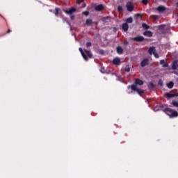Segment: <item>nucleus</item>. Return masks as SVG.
Masks as SVG:
<instances>
[{"label": "nucleus", "instance_id": "1", "mask_svg": "<svg viewBox=\"0 0 178 178\" xmlns=\"http://www.w3.org/2000/svg\"><path fill=\"white\" fill-rule=\"evenodd\" d=\"M161 111L165 112L166 115H168L170 118H177L178 116V112L168 107H163V106H161Z\"/></svg>", "mask_w": 178, "mask_h": 178}, {"label": "nucleus", "instance_id": "2", "mask_svg": "<svg viewBox=\"0 0 178 178\" xmlns=\"http://www.w3.org/2000/svg\"><path fill=\"white\" fill-rule=\"evenodd\" d=\"M79 52H81L83 59L86 61L88 60V58H92V54H91V51H90L89 50L84 49V51H83V49L81 47H80ZM87 56H88V57H87Z\"/></svg>", "mask_w": 178, "mask_h": 178}, {"label": "nucleus", "instance_id": "3", "mask_svg": "<svg viewBox=\"0 0 178 178\" xmlns=\"http://www.w3.org/2000/svg\"><path fill=\"white\" fill-rule=\"evenodd\" d=\"M77 9H76L74 7L69 8V10H63V13H66V15H73V13H74V12Z\"/></svg>", "mask_w": 178, "mask_h": 178}, {"label": "nucleus", "instance_id": "4", "mask_svg": "<svg viewBox=\"0 0 178 178\" xmlns=\"http://www.w3.org/2000/svg\"><path fill=\"white\" fill-rule=\"evenodd\" d=\"M148 65H149V60L148 58H144L140 63L141 67H145Z\"/></svg>", "mask_w": 178, "mask_h": 178}, {"label": "nucleus", "instance_id": "5", "mask_svg": "<svg viewBox=\"0 0 178 178\" xmlns=\"http://www.w3.org/2000/svg\"><path fill=\"white\" fill-rule=\"evenodd\" d=\"M127 9L128 12H133V10H134V6H133V3H131V2H128L127 3Z\"/></svg>", "mask_w": 178, "mask_h": 178}, {"label": "nucleus", "instance_id": "6", "mask_svg": "<svg viewBox=\"0 0 178 178\" xmlns=\"http://www.w3.org/2000/svg\"><path fill=\"white\" fill-rule=\"evenodd\" d=\"M132 40L136 42H143L144 41V36H136L133 38Z\"/></svg>", "mask_w": 178, "mask_h": 178}, {"label": "nucleus", "instance_id": "7", "mask_svg": "<svg viewBox=\"0 0 178 178\" xmlns=\"http://www.w3.org/2000/svg\"><path fill=\"white\" fill-rule=\"evenodd\" d=\"M95 10H97V12H102V10H104V5L99 4L95 8Z\"/></svg>", "mask_w": 178, "mask_h": 178}, {"label": "nucleus", "instance_id": "8", "mask_svg": "<svg viewBox=\"0 0 178 178\" xmlns=\"http://www.w3.org/2000/svg\"><path fill=\"white\" fill-rule=\"evenodd\" d=\"M165 97H167V98H174V97H177L178 94H172L170 92H166L165 93Z\"/></svg>", "mask_w": 178, "mask_h": 178}, {"label": "nucleus", "instance_id": "9", "mask_svg": "<svg viewBox=\"0 0 178 178\" xmlns=\"http://www.w3.org/2000/svg\"><path fill=\"white\" fill-rule=\"evenodd\" d=\"M113 65H115V66H119L120 65V58H115L113 60Z\"/></svg>", "mask_w": 178, "mask_h": 178}, {"label": "nucleus", "instance_id": "10", "mask_svg": "<svg viewBox=\"0 0 178 178\" xmlns=\"http://www.w3.org/2000/svg\"><path fill=\"white\" fill-rule=\"evenodd\" d=\"M160 65H162V67H168L169 64L165 61V60H160Z\"/></svg>", "mask_w": 178, "mask_h": 178}, {"label": "nucleus", "instance_id": "11", "mask_svg": "<svg viewBox=\"0 0 178 178\" xmlns=\"http://www.w3.org/2000/svg\"><path fill=\"white\" fill-rule=\"evenodd\" d=\"M143 35H145V37H152V31H145L143 33Z\"/></svg>", "mask_w": 178, "mask_h": 178}, {"label": "nucleus", "instance_id": "12", "mask_svg": "<svg viewBox=\"0 0 178 178\" xmlns=\"http://www.w3.org/2000/svg\"><path fill=\"white\" fill-rule=\"evenodd\" d=\"M135 83L136 86H143L144 84V81L143 80H140V79H136L135 80Z\"/></svg>", "mask_w": 178, "mask_h": 178}, {"label": "nucleus", "instance_id": "13", "mask_svg": "<svg viewBox=\"0 0 178 178\" xmlns=\"http://www.w3.org/2000/svg\"><path fill=\"white\" fill-rule=\"evenodd\" d=\"M177 67H178L177 60H174L172 66V70H177Z\"/></svg>", "mask_w": 178, "mask_h": 178}, {"label": "nucleus", "instance_id": "14", "mask_svg": "<svg viewBox=\"0 0 178 178\" xmlns=\"http://www.w3.org/2000/svg\"><path fill=\"white\" fill-rule=\"evenodd\" d=\"M116 49H117V53L119 55H122V54H123V48H122V47L118 46L117 47Z\"/></svg>", "mask_w": 178, "mask_h": 178}, {"label": "nucleus", "instance_id": "15", "mask_svg": "<svg viewBox=\"0 0 178 178\" xmlns=\"http://www.w3.org/2000/svg\"><path fill=\"white\" fill-rule=\"evenodd\" d=\"M158 12H165L166 10V8L163 6H160L157 8Z\"/></svg>", "mask_w": 178, "mask_h": 178}, {"label": "nucleus", "instance_id": "16", "mask_svg": "<svg viewBox=\"0 0 178 178\" xmlns=\"http://www.w3.org/2000/svg\"><path fill=\"white\" fill-rule=\"evenodd\" d=\"M122 30H124V31H127L129 30V24L127 23H124L122 24Z\"/></svg>", "mask_w": 178, "mask_h": 178}, {"label": "nucleus", "instance_id": "17", "mask_svg": "<svg viewBox=\"0 0 178 178\" xmlns=\"http://www.w3.org/2000/svg\"><path fill=\"white\" fill-rule=\"evenodd\" d=\"M149 55H152L155 52V47H150L148 49Z\"/></svg>", "mask_w": 178, "mask_h": 178}, {"label": "nucleus", "instance_id": "18", "mask_svg": "<svg viewBox=\"0 0 178 178\" xmlns=\"http://www.w3.org/2000/svg\"><path fill=\"white\" fill-rule=\"evenodd\" d=\"M148 88L149 90H150L151 91H154V88H155V85L154 84V83H150L148 86Z\"/></svg>", "mask_w": 178, "mask_h": 178}, {"label": "nucleus", "instance_id": "19", "mask_svg": "<svg viewBox=\"0 0 178 178\" xmlns=\"http://www.w3.org/2000/svg\"><path fill=\"white\" fill-rule=\"evenodd\" d=\"M92 19H87L86 21V24H87L88 26H92Z\"/></svg>", "mask_w": 178, "mask_h": 178}, {"label": "nucleus", "instance_id": "20", "mask_svg": "<svg viewBox=\"0 0 178 178\" xmlns=\"http://www.w3.org/2000/svg\"><path fill=\"white\" fill-rule=\"evenodd\" d=\"M175 86V83L173 81H170L168 83H167L168 88H173V86Z\"/></svg>", "mask_w": 178, "mask_h": 178}, {"label": "nucleus", "instance_id": "21", "mask_svg": "<svg viewBox=\"0 0 178 178\" xmlns=\"http://www.w3.org/2000/svg\"><path fill=\"white\" fill-rule=\"evenodd\" d=\"M126 22H125V23H127V24H128V23H129V24L133 23V17H128L127 19Z\"/></svg>", "mask_w": 178, "mask_h": 178}, {"label": "nucleus", "instance_id": "22", "mask_svg": "<svg viewBox=\"0 0 178 178\" xmlns=\"http://www.w3.org/2000/svg\"><path fill=\"white\" fill-rule=\"evenodd\" d=\"M131 88L132 91H136L137 90H138V88H137V85H134V84L131 86Z\"/></svg>", "mask_w": 178, "mask_h": 178}, {"label": "nucleus", "instance_id": "23", "mask_svg": "<svg viewBox=\"0 0 178 178\" xmlns=\"http://www.w3.org/2000/svg\"><path fill=\"white\" fill-rule=\"evenodd\" d=\"M142 27L145 29V30H148L149 29V26H148L147 24L143 23L142 24Z\"/></svg>", "mask_w": 178, "mask_h": 178}, {"label": "nucleus", "instance_id": "24", "mask_svg": "<svg viewBox=\"0 0 178 178\" xmlns=\"http://www.w3.org/2000/svg\"><path fill=\"white\" fill-rule=\"evenodd\" d=\"M175 108H178V102L172 101L171 103Z\"/></svg>", "mask_w": 178, "mask_h": 178}, {"label": "nucleus", "instance_id": "25", "mask_svg": "<svg viewBox=\"0 0 178 178\" xmlns=\"http://www.w3.org/2000/svg\"><path fill=\"white\" fill-rule=\"evenodd\" d=\"M137 92L138 94H139V95H141L142 94H144V90H141V89H137Z\"/></svg>", "mask_w": 178, "mask_h": 178}, {"label": "nucleus", "instance_id": "26", "mask_svg": "<svg viewBox=\"0 0 178 178\" xmlns=\"http://www.w3.org/2000/svg\"><path fill=\"white\" fill-rule=\"evenodd\" d=\"M118 10L120 13L123 12V7H122V6H118Z\"/></svg>", "mask_w": 178, "mask_h": 178}, {"label": "nucleus", "instance_id": "27", "mask_svg": "<svg viewBox=\"0 0 178 178\" xmlns=\"http://www.w3.org/2000/svg\"><path fill=\"white\" fill-rule=\"evenodd\" d=\"M54 10H55V15L58 16L59 15V8H56Z\"/></svg>", "mask_w": 178, "mask_h": 178}, {"label": "nucleus", "instance_id": "28", "mask_svg": "<svg viewBox=\"0 0 178 178\" xmlns=\"http://www.w3.org/2000/svg\"><path fill=\"white\" fill-rule=\"evenodd\" d=\"M124 72H130V66L127 65L124 68Z\"/></svg>", "mask_w": 178, "mask_h": 178}, {"label": "nucleus", "instance_id": "29", "mask_svg": "<svg viewBox=\"0 0 178 178\" xmlns=\"http://www.w3.org/2000/svg\"><path fill=\"white\" fill-rule=\"evenodd\" d=\"M99 55H105V51L100 49L99 51Z\"/></svg>", "mask_w": 178, "mask_h": 178}, {"label": "nucleus", "instance_id": "30", "mask_svg": "<svg viewBox=\"0 0 178 178\" xmlns=\"http://www.w3.org/2000/svg\"><path fill=\"white\" fill-rule=\"evenodd\" d=\"M165 29V25H159V30H163Z\"/></svg>", "mask_w": 178, "mask_h": 178}, {"label": "nucleus", "instance_id": "31", "mask_svg": "<svg viewBox=\"0 0 178 178\" xmlns=\"http://www.w3.org/2000/svg\"><path fill=\"white\" fill-rule=\"evenodd\" d=\"M142 3H143V5H148V0H143Z\"/></svg>", "mask_w": 178, "mask_h": 178}, {"label": "nucleus", "instance_id": "32", "mask_svg": "<svg viewBox=\"0 0 178 178\" xmlns=\"http://www.w3.org/2000/svg\"><path fill=\"white\" fill-rule=\"evenodd\" d=\"M83 15H85V16H88V15H90V12L84 11V12H83Z\"/></svg>", "mask_w": 178, "mask_h": 178}, {"label": "nucleus", "instance_id": "33", "mask_svg": "<svg viewBox=\"0 0 178 178\" xmlns=\"http://www.w3.org/2000/svg\"><path fill=\"white\" fill-rule=\"evenodd\" d=\"M109 19V17H104L102 18V22H106V20H108Z\"/></svg>", "mask_w": 178, "mask_h": 178}, {"label": "nucleus", "instance_id": "34", "mask_svg": "<svg viewBox=\"0 0 178 178\" xmlns=\"http://www.w3.org/2000/svg\"><path fill=\"white\" fill-rule=\"evenodd\" d=\"M84 0H77L76 1V3H78V5H80V3H83V1Z\"/></svg>", "mask_w": 178, "mask_h": 178}, {"label": "nucleus", "instance_id": "35", "mask_svg": "<svg viewBox=\"0 0 178 178\" xmlns=\"http://www.w3.org/2000/svg\"><path fill=\"white\" fill-rule=\"evenodd\" d=\"M158 84H159V86H163V82H162V81H161V80H160V81H159Z\"/></svg>", "mask_w": 178, "mask_h": 178}, {"label": "nucleus", "instance_id": "36", "mask_svg": "<svg viewBox=\"0 0 178 178\" xmlns=\"http://www.w3.org/2000/svg\"><path fill=\"white\" fill-rule=\"evenodd\" d=\"M92 44L90 42H86V47H91Z\"/></svg>", "mask_w": 178, "mask_h": 178}, {"label": "nucleus", "instance_id": "37", "mask_svg": "<svg viewBox=\"0 0 178 178\" xmlns=\"http://www.w3.org/2000/svg\"><path fill=\"white\" fill-rule=\"evenodd\" d=\"M153 55L155 56V58H159V55H158L157 53L155 51L154 53H153Z\"/></svg>", "mask_w": 178, "mask_h": 178}, {"label": "nucleus", "instance_id": "38", "mask_svg": "<svg viewBox=\"0 0 178 178\" xmlns=\"http://www.w3.org/2000/svg\"><path fill=\"white\" fill-rule=\"evenodd\" d=\"M75 18H76V17L74 15H71L70 16L71 20H74Z\"/></svg>", "mask_w": 178, "mask_h": 178}, {"label": "nucleus", "instance_id": "39", "mask_svg": "<svg viewBox=\"0 0 178 178\" xmlns=\"http://www.w3.org/2000/svg\"><path fill=\"white\" fill-rule=\"evenodd\" d=\"M124 45H129V41L127 40L124 41Z\"/></svg>", "mask_w": 178, "mask_h": 178}, {"label": "nucleus", "instance_id": "40", "mask_svg": "<svg viewBox=\"0 0 178 178\" xmlns=\"http://www.w3.org/2000/svg\"><path fill=\"white\" fill-rule=\"evenodd\" d=\"M10 33H12V30L8 29V31H7V34H9Z\"/></svg>", "mask_w": 178, "mask_h": 178}, {"label": "nucleus", "instance_id": "41", "mask_svg": "<svg viewBox=\"0 0 178 178\" xmlns=\"http://www.w3.org/2000/svg\"><path fill=\"white\" fill-rule=\"evenodd\" d=\"M154 17L156 20V19H158V15H154Z\"/></svg>", "mask_w": 178, "mask_h": 178}, {"label": "nucleus", "instance_id": "42", "mask_svg": "<svg viewBox=\"0 0 178 178\" xmlns=\"http://www.w3.org/2000/svg\"><path fill=\"white\" fill-rule=\"evenodd\" d=\"M86 6H87V5L86 3H84L82 6V8H86Z\"/></svg>", "mask_w": 178, "mask_h": 178}, {"label": "nucleus", "instance_id": "43", "mask_svg": "<svg viewBox=\"0 0 178 178\" xmlns=\"http://www.w3.org/2000/svg\"><path fill=\"white\" fill-rule=\"evenodd\" d=\"M136 16H137L138 17H140V16H141V14H136Z\"/></svg>", "mask_w": 178, "mask_h": 178}, {"label": "nucleus", "instance_id": "44", "mask_svg": "<svg viewBox=\"0 0 178 178\" xmlns=\"http://www.w3.org/2000/svg\"><path fill=\"white\" fill-rule=\"evenodd\" d=\"M154 111H159V109H157L156 107V108H154Z\"/></svg>", "mask_w": 178, "mask_h": 178}]
</instances>
